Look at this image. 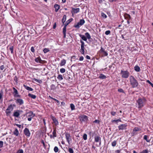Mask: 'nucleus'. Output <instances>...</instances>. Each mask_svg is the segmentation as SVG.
Segmentation results:
<instances>
[{"label":"nucleus","instance_id":"17","mask_svg":"<svg viewBox=\"0 0 153 153\" xmlns=\"http://www.w3.org/2000/svg\"><path fill=\"white\" fill-rule=\"evenodd\" d=\"M51 119L53 120V123L55 125H57L58 124V121L54 117H52Z\"/></svg>","mask_w":153,"mask_h":153},{"label":"nucleus","instance_id":"4","mask_svg":"<svg viewBox=\"0 0 153 153\" xmlns=\"http://www.w3.org/2000/svg\"><path fill=\"white\" fill-rule=\"evenodd\" d=\"M121 74L122 75V77L124 78H128L129 76V73L127 71H123L121 70Z\"/></svg>","mask_w":153,"mask_h":153},{"label":"nucleus","instance_id":"11","mask_svg":"<svg viewBox=\"0 0 153 153\" xmlns=\"http://www.w3.org/2000/svg\"><path fill=\"white\" fill-rule=\"evenodd\" d=\"M16 102L19 105H21L24 103L23 100L21 99H17L16 100Z\"/></svg>","mask_w":153,"mask_h":153},{"label":"nucleus","instance_id":"62","mask_svg":"<svg viewBox=\"0 0 153 153\" xmlns=\"http://www.w3.org/2000/svg\"><path fill=\"white\" fill-rule=\"evenodd\" d=\"M18 111L19 112V114H22L23 112V111L22 110H18Z\"/></svg>","mask_w":153,"mask_h":153},{"label":"nucleus","instance_id":"52","mask_svg":"<svg viewBox=\"0 0 153 153\" xmlns=\"http://www.w3.org/2000/svg\"><path fill=\"white\" fill-rule=\"evenodd\" d=\"M140 153H148V151L147 149H145L143 151Z\"/></svg>","mask_w":153,"mask_h":153},{"label":"nucleus","instance_id":"5","mask_svg":"<svg viewBox=\"0 0 153 153\" xmlns=\"http://www.w3.org/2000/svg\"><path fill=\"white\" fill-rule=\"evenodd\" d=\"M88 120V117L86 115H83L82 116L80 117V120L82 123L86 122Z\"/></svg>","mask_w":153,"mask_h":153},{"label":"nucleus","instance_id":"60","mask_svg":"<svg viewBox=\"0 0 153 153\" xmlns=\"http://www.w3.org/2000/svg\"><path fill=\"white\" fill-rule=\"evenodd\" d=\"M41 143L45 147V143H44L43 140H42L41 141Z\"/></svg>","mask_w":153,"mask_h":153},{"label":"nucleus","instance_id":"56","mask_svg":"<svg viewBox=\"0 0 153 153\" xmlns=\"http://www.w3.org/2000/svg\"><path fill=\"white\" fill-rule=\"evenodd\" d=\"M4 68V65H2L0 66V70H3Z\"/></svg>","mask_w":153,"mask_h":153},{"label":"nucleus","instance_id":"34","mask_svg":"<svg viewBox=\"0 0 153 153\" xmlns=\"http://www.w3.org/2000/svg\"><path fill=\"white\" fill-rule=\"evenodd\" d=\"M148 136L146 135L144 136L143 137V139L146 140V141L148 142H150V140H149L147 139Z\"/></svg>","mask_w":153,"mask_h":153},{"label":"nucleus","instance_id":"10","mask_svg":"<svg viewBox=\"0 0 153 153\" xmlns=\"http://www.w3.org/2000/svg\"><path fill=\"white\" fill-rule=\"evenodd\" d=\"M24 132L25 135L27 137H29L30 136V133L28 128H25L24 130Z\"/></svg>","mask_w":153,"mask_h":153},{"label":"nucleus","instance_id":"61","mask_svg":"<svg viewBox=\"0 0 153 153\" xmlns=\"http://www.w3.org/2000/svg\"><path fill=\"white\" fill-rule=\"evenodd\" d=\"M83 59H84V58H83V56H81L80 57L79 59V60L80 61H82L83 60Z\"/></svg>","mask_w":153,"mask_h":153},{"label":"nucleus","instance_id":"23","mask_svg":"<svg viewBox=\"0 0 153 153\" xmlns=\"http://www.w3.org/2000/svg\"><path fill=\"white\" fill-rule=\"evenodd\" d=\"M73 20L72 18H71L67 21L65 24V25L67 26Z\"/></svg>","mask_w":153,"mask_h":153},{"label":"nucleus","instance_id":"40","mask_svg":"<svg viewBox=\"0 0 153 153\" xmlns=\"http://www.w3.org/2000/svg\"><path fill=\"white\" fill-rule=\"evenodd\" d=\"M54 151L55 152H58L59 149L57 146H55L54 149Z\"/></svg>","mask_w":153,"mask_h":153},{"label":"nucleus","instance_id":"24","mask_svg":"<svg viewBox=\"0 0 153 153\" xmlns=\"http://www.w3.org/2000/svg\"><path fill=\"white\" fill-rule=\"evenodd\" d=\"M66 60L64 59H63L61 61V62L60 63V65L61 66H62L65 64L66 63Z\"/></svg>","mask_w":153,"mask_h":153},{"label":"nucleus","instance_id":"59","mask_svg":"<svg viewBox=\"0 0 153 153\" xmlns=\"http://www.w3.org/2000/svg\"><path fill=\"white\" fill-rule=\"evenodd\" d=\"M31 51L33 52H34L35 51V50L34 48L33 47H32L31 48Z\"/></svg>","mask_w":153,"mask_h":153},{"label":"nucleus","instance_id":"46","mask_svg":"<svg viewBox=\"0 0 153 153\" xmlns=\"http://www.w3.org/2000/svg\"><path fill=\"white\" fill-rule=\"evenodd\" d=\"M118 91L120 92H121L123 93H125L124 91L122 89L120 88L118 89Z\"/></svg>","mask_w":153,"mask_h":153},{"label":"nucleus","instance_id":"43","mask_svg":"<svg viewBox=\"0 0 153 153\" xmlns=\"http://www.w3.org/2000/svg\"><path fill=\"white\" fill-rule=\"evenodd\" d=\"M101 16L104 18H106L107 17V16L103 13H101Z\"/></svg>","mask_w":153,"mask_h":153},{"label":"nucleus","instance_id":"49","mask_svg":"<svg viewBox=\"0 0 153 153\" xmlns=\"http://www.w3.org/2000/svg\"><path fill=\"white\" fill-rule=\"evenodd\" d=\"M3 142L2 141H0V148L3 147Z\"/></svg>","mask_w":153,"mask_h":153},{"label":"nucleus","instance_id":"20","mask_svg":"<svg viewBox=\"0 0 153 153\" xmlns=\"http://www.w3.org/2000/svg\"><path fill=\"white\" fill-rule=\"evenodd\" d=\"M24 87L25 88L27 89V90L30 91H33V89L31 88H30L29 86L25 85H24Z\"/></svg>","mask_w":153,"mask_h":153},{"label":"nucleus","instance_id":"7","mask_svg":"<svg viewBox=\"0 0 153 153\" xmlns=\"http://www.w3.org/2000/svg\"><path fill=\"white\" fill-rule=\"evenodd\" d=\"M13 94L14 97H20L21 96L18 94L17 90L14 87H13Z\"/></svg>","mask_w":153,"mask_h":153},{"label":"nucleus","instance_id":"6","mask_svg":"<svg viewBox=\"0 0 153 153\" xmlns=\"http://www.w3.org/2000/svg\"><path fill=\"white\" fill-rule=\"evenodd\" d=\"M85 21L84 19H80L79 22H78L76 25H74L75 27L79 28V25H82L85 23Z\"/></svg>","mask_w":153,"mask_h":153},{"label":"nucleus","instance_id":"55","mask_svg":"<svg viewBox=\"0 0 153 153\" xmlns=\"http://www.w3.org/2000/svg\"><path fill=\"white\" fill-rule=\"evenodd\" d=\"M39 63H43L44 62V61L42 60L40 58H39Z\"/></svg>","mask_w":153,"mask_h":153},{"label":"nucleus","instance_id":"9","mask_svg":"<svg viewBox=\"0 0 153 153\" xmlns=\"http://www.w3.org/2000/svg\"><path fill=\"white\" fill-rule=\"evenodd\" d=\"M127 126V125L126 124L120 125L118 127L119 130H120L126 129V127Z\"/></svg>","mask_w":153,"mask_h":153},{"label":"nucleus","instance_id":"35","mask_svg":"<svg viewBox=\"0 0 153 153\" xmlns=\"http://www.w3.org/2000/svg\"><path fill=\"white\" fill-rule=\"evenodd\" d=\"M51 90H54L56 89V88L55 85L52 84L51 86Z\"/></svg>","mask_w":153,"mask_h":153},{"label":"nucleus","instance_id":"37","mask_svg":"<svg viewBox=\"0 0 153 153\" xmlns=\"http://www.w3.org/2000/svg\"><path fill=\"white\" fill-rule=\"evenodd\" d=\"M70 107L72 110H74L75 109V106L73 104H70Z\"/></svg>","mask_w":153,"mask_h":153},{"label":"nucleus","instance_id":"13","mask_svg":"<svg viewBox=\"0 0 153 153\" xmlns=\"http://www.w3.org/2000/svg\"><path fill=\"white\" fill-rule=\"evenodd\" d=\"M33 115V112H30L27 113L26 114L27 116L29 117L28 118L27 120L29 121H30L32 119V117L31 116Z\"/></svg>","mask_w":153,"mask_h":153},{"label":"nucleus","instance_id":"21","mask_svg":"<svg viewBox=\"0 0 153 153\" xmlns=\"http://www.w3.org/2000/svg\"><path fill=\"white\" fill-rule=\"evenodd\" d=\"M72 11L74 13H77L79 11V8H72Z\"/></svg>","mask_w":153,"mask_h":153},{"label":"nucleus","instance_id":"12","mask_svg":"<svg viewBox=\"0 0 153 153\" xmlns=\"http://www.w3.org/2000/svg\"><path fill=\"white\" fill-rule=\"evenodd\" d=\"M95 141L96 142H99V145H100L101 144V138L99 136H95L94 137Z\"/></svg>","mask_w":153,"mask_h":153},{"label":"nucleus","instance_id":"8","mask_svg":"<svg viewBox=\"0 0 153 153\" xmlns=\"http://www.w3.org/2000/svg\"><path fill=\"white\" fill-rule=\"evenodd\" d=\"M100 52L102 54V56H107L108 55L107 52L105 51V49L102 47H101L100 50Z\"/></svg>","mask_w":153,"mask_h":153},{"label":"nucleus","instance_id":"53","mask_svg":"<svg viewBox=\"0 0 153 153\" xmlns=\"http://www.w3.org/2000/svg\"><path fill=\"white\" fill-rule=\"evenodd\" d=\"M111 31L110 30H108L105 32V33L106 35H108L110 34Z\"/></svg>","mask_w":153,"mask_h":153},{"label":"nucleus","instance_id":"41","mask_svg":"<svg viewBox=\"0 0 153 153\" xmlns=\"http://www.w3.org/2000/svg\"><path fill=\"white\" fill-rule=\"evenodd\" d=\"M60 71L61 73H63L65 72V68H62L60 69Z\"/></svg>","mask_w":153,"mask_h":153},{"label":"nucleus","instance_id":"1","mask_svg":"<svg viewBox=\"0 0 153 153\" xmlns=\"http://www.w3.org/2000/svg\"><path fill=\"white\" fill-rule=\"evenodd\" d=\"M129 81L132 88L137 87L138 85V83L137 80L132 76H131L129 77Z\"/></svg>","mask_w":153,"mask_h":153},{"label":"nucleus","instance_id":"15","mask_svg":"<svg viewBox=\"0 0 153 153\" xmlns=\"http://www.w3.org/2000/svg\"><path fill=\"white\" fill-rule=\"evenodd\" d=\"M65 136L69 144V140H71L70 134L68 133H66L65 134Z\"/></svg>","mask_w":153,"mask_h":153},{"label":"nucleus","instance_id":"19","mask_svg":"<svg viewBox=\"0 0 153 153\" xmlns=\"http://www.w3.org/2000/svg\"><path fill=\"white\" fill-rule=\"evenodd\" d=\"M54 7L55 9V12H57L60 8V6L58 4H55L54 5Z\"/></svg>","mask_w":153,"mask_h":153},{"label":"nucleus","instance_id":"14","mask_svg":"<svg viewBox=\"0 0 153 153\" xmlns=\"http://www.w3.org/2000/svg\"><path fill=\"white\" fill-rule=\"evenodd\" d=\"M139 129L137 127H135L134 128L132 131V132L131 134L132 136H134L137 133H136V132L139 131Z\"/></svg>","mask_w":153,"mask_h":153},{"label":"nucleus","instance_id":"3","mask_svg":"<svg viewBox=\"0 0 153 153\" xmlns=\"http://www.w3.org/2000/svg\"><path fill=\"white\" fill-rule=\"evenodd\" d=\"M16 106L15 104H11L8 105L5 111L6 115L7 116L10 115L11 111L13 110L14 107Z\"/></svg>","mask_w":153,"mask_h":153},{"label":"nucleus","instance_id":"36","mask_svg":"<svg viewBox=\"0 0 153 153\" xmlns=\"http://www.w3.org/2000/svg\"><path fill=\"white\" fill-rule=\"evenodd\" d=\"M57 78L60 80H62L63 79L62 75L61 74L59 75Z\"/></svg>","mask_w":153,"mask_h":153},{"label":"nucleus","instance_id":"27","mask_svg":"<svg viewBox=\"0 0 153 153\" xmlns=\"http://www.w3.org/2000/svg\"><path fill=\"white\" fill-rule=\"evenodd\" d=\"M80 52L82 54H84V46H81V48Z\"/></svg>","mask_w":153,"mask_h":153},{"label":"nucleus","instance_id":"39","mask_svg":"<svg viewBox=\"0 0 153 153\" xmlns=\"http://www.w3.org/2000/svg\"><path fill=\"white\" fill-rule=\"evenodd\" d=\"M116 141L115 140L112 142L111 143V145L112 146L114 147L116 146Z\"/></svg>","mask_w":153,"mask_h":153},{"label":"nucleus","instance_id":"25","mask_svg":"<svg viewBox=\"0 0 153 153\" xmlns=\"http://www.w3.org/2000/svg\"><path fill=\"white\" fill-rule=\"evenodd\" d=\"M79 36L81 38L82 40L85 41H87V38L85 36L81 34H79Z\"/></svg>","mask_w":153,"mask_h":153},{"label":"nucleus","instance_id":"31","mask_svg":"<svg viewBox=\"0 0 153 153\" xmlns=\"http://www.w3.org/2000/svg\"><path fill=\"white\" fill-rule=\"evenodd\" d=\"M28 96L33 99H35L36 98V96L35 95L31 94H28Z\"/></svg>","mask_w":153,"mask_h":153},{"label":"nucleus","instance_id":"22","mask_svg":"<svg viewBox=\"0 0 153 153\" xmlns=\"http://www.w3.org/2000/svg\"><path fill=\"white\" fill-rule=\"evenodd\" d=\"M13 134L15 135L16 136L19 135V132L17 128H15L14 131H13Z\"/></svg>","mask_w":153,"mask_h":153},{"label":"nucleus","instance_id":"47","mask_svg":"<svg viewBox=\"0 0 153 153\" xmlns=\"http://www.w3.org/2000/svg\"><path fill=\"white\" fill-rule=\"evenodd\" d=\"M68 152L70 153H74V151H73V149L71 148H69Z\"/></svg>","mask_w":153,"mask_h":153},{"label":"nucleus","instance_id":"51","mask_svg":"<svg viewBox=\"0 0 153 153\" xmlns=\"http://www.w3.org/2000/svg\"><path fill=\"white\" fill-rule=\"evenodd\" d=\"M111 114L112 116H114L116 115V113L115 111H112L111 112Z\"/></svg>","mask_w":153,"mask_h":153},{"label":"nucleus","instance_id":"29","mask_svg":"<svg viewBox=\"0 0 153 153\" xmlns=\"http://www.w3.org/2000/svg\"><path fill=\"white\" fill-rule=\"evenodd\" d=\"M53 137H56V128H54L53 132Z\"/></svg>","mask_w":153,"mask_h":153},{"label":"nucleus","instance_id":"42","mask_svg":"<svg viewBox=\"0 0 153 153\" xmlns=\"http://www.w3.org/2000/svg\"><path fill=\"white\" fill-rule=\"evenodd\" d=\"M66 26L64 25V26L63 29V33H66Z\"/></svg>","mask_w":153,"mask_h":153},{"label":"nucleus","instance_id":"28","mask_svg":"<svg viewBox=\"0 0 153 153\" xmlns=\"http://www.w3.org/2000/svg\"><path fill=\"white\" fill-rule=\"evenodd\" d=\"M66 16L65 15H64L63 18L62 20V22L63 23V24H64V23L65 22L66 20Z\"/></svg>","mask_w":153,"mask_h":153},{"label":"nucleus","instance_id":"26","mask_svg":"<svg viewBox=\"0 0 153 153\" xmlns=\"http://www.w3.org/2000/svg\"><path fill=\"white\" fill-rule=\"evenodd\" d=\"M99 78L101 79H105L106 78V77L104 74H101L99 76Z\"/></svg>","mask_w":153,"mask_h":153},{"label":"nucleus","instance_id":"57","mask_svg":"<svg viewBox=\"0 0 153 153\" xmlns=\"http://www.w3.org/2000/svg\"><path fill=\"white\" fill-rule=\"evenodd\" d=\"M80 42L81 43V46H84V42L81 40H80Z\"/></svg>","mask_w":153,"mask_h":153},{"label":"nucleus","instance_id":"54","mask_svg":"<svg viewBox=\"0 0 153 153\" xmlns=\"http://www.w3.org/2000/svg\"><path fill=\"white\" fill-rule=\"evenodd\" d=\"M147 82H148L149 84L153 88V84L150 82L149 80H147Z\"/></svg>","mask_w":153,"mask_h":153},{"label":"nucleus","instance_id":"58","mask_svg":"<svg viewBox=\"0 0 153 153\" xmlns=\"http://www.w3.org/2000/svg\"><path fill=\"white\" fill-rule=\"evenodd\" d=\"M94 123H100V121L99 120H96L94 121Z\"/></svg>","mask_w":153,"mask_h":153},{"label":"nucleus","instance_id":"45","mask_svg":"<svg viewBox=\"0 0 153 153\" xmlns=\"http://www.w3.org/2000/svg\"><path fill=\"white\" fill-rule=\"evenodd\" d=\"M9 50L11 51V53L12 54L13 53V46H11L9 48Z\"/></svg>","mask_w":153,"mask_h":153},{"label":"nucleus","instance_id":"18","mask_svg":"<svg viewBox=\"0 0 153 153\" xmlns=\"http://www.w3.org/2000/svg\"><path fill=\"white\" fill-rule=\"evenodd\" d=\"M4 93L2 90L0 91V103H1L3 102V97Z\"/></svg>","mask_w":153,"mask_h":153},{"label":"nucleus","instance_id":"48","mask_svg":"<svg viewBox=\"0 0 153 153\" xmlns=\"http://www.w3.org/2000/svg\"><path fill=\"white\" fill-rule=\"evenodd\" d=\"M16 153H23V151L22 149H19L17 151Z\"/></svg>","mask_w":153,"mask_h":153},{"label":"nucleus","instance_id":"33","mask_svg":"<svg viewBox=\"0 0 153 153\" xmlns=\"http://www.w3.org/2000/svg\"><path fill=\"white\" fill-rule=\"evenodd\" d=\"M85 35L86 36V38L88 39H90L91 38V37L89 34L87 32L85 33Z\"/></svg>","mask_w":153,"mask_h":153},{"label":"nucleus","instance_id":"38","mask_svg":"<svg viewBox=\"0 0 153 153\" xmlns=\"http://www.w3.org/2000/svg\"><path fill=\"white\" fill-rule=\"evenodd\" d=\"M38 2V0H34V1L33 2V4L37 6Z\"/></svg>","mask_w":153,"mask_h":153},{"label":"nucleus","instance_id":"50","mask_svg":"<svg viewBox=\"0 0 153 153\" xmlns=\"http://www.w3.org/2000/svg\"><path fill=\"white\" fill-rule=\"evenodd\" d=\"M49 51V50L47 48H45L43 50V51L45 53L48 52Z\"/></svg>","mask_w":153,"mask_h":153},{"label":"nucleus","instance_id":"2","mask_svg":"<svg viewBox=\"0 0 153 153\" xmlns=\"http://www.w3.org/2000/svg\"><path fill=\"white\" fill-rule=\"evenodd\" d=\"M146 100L145 98H139L137 100V102L138 104V108H141L145 104Z\"/></svg>","mask_w":153,"mask_h":153},{"label":"nucleus","instance_id":"63","mask_svg":"<svg viewBox=\"0 0 153 153\" xmlns=\"http://www.w3.org/2000/svg\"><path fill=\"white\" fill-rule=\"evenodd\" d=\"M120 150H117L115 151V152L116 153H120Z\"/></svg>","mask_w":153,"mask_h":153},{"label":"nucleus","instance_id":"44","mask_svg":"<svg viewBox=\"0 0 153 153\" xmlns=\"http://www.w3.org/2000/svg\"><path fill=\"white\" fill-rule=\"evenodd\" d=\"M83 137L84 140H86L87 139V135L85 134H84L83 135Z\"/></svg>","mask_w":153,"mask_h":153},{"label":"nucleus","instance_id":"32","mask_svg":"<svg viewBox=\"0 0 153 153\" xmlns=\"http://www.w3.org/2000/svg\"><path fill=\"white\" fill-rule=\"evenodd\" d=\"M124 17L125 19H130V16L129 15L125 13L124 15Z\"/></svg>","mask_w":153,"mask_h":153},{"label":"nucleus","instance_id":"30","mask_svg":"<svg viewBox=\"0 0 153 153\" xmlns=\"http://www.w3.org/2000/svg\"><path fill=\"white\" fill-rule=\"evenodd\" d=\"M134 70L137 72H139L140 70V68L137 65H136L134 67Z\"/></svg>","mask_w":153,"mask_h":153},{"label":"nucleus","instance_id":"64","mask_svg":"<svg viewBox=\"0 0 153 153\" xmlns=\"http://www.w3.org/2000/svg\"><path fill=\"white\" fill-rule=\"evenodd\" d=\"M105 0H98V2L100 4H101L103 1H105Z\"/></svg>","mask_w":153,"mask_h":153},{"label":"nucleus","instance_id":"16","mask_svg":"<svg viewBox=\"0 0 153 153\" xmlns=\"http://www.w3.org/2000/svg\"><path fill=\"white\" fill-rule=\"evenodd\" d=\"M19 115L20 114L18 110L14 111L13 115L14 117L18 118L19 117Z\"/></svg>","mask_w":153,"mask_h":153}]
</instances>
